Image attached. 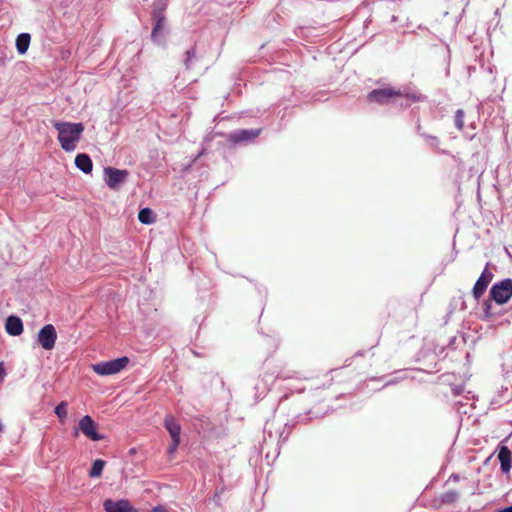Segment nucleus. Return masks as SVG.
Returning <instances> with one entry per match:
<instances>
[{
  "instance_id": "obj_12",
  "label": "nucleus",
  "mask_w": 512,
  "mask_h": 512,
  "mask_svg": "<svg viewBox=\"0 0 512 512\" xmlns=\"http://www.w3.org/2000/svg\"><path fill=\"white\" fill-rule=\"evenodd\" d=\"M5 328L8 334L19 336L23 332L22 320L17 316H9L6 320Z\"/></svg>"
},
{
  "instance_id": "obj_5",
  "label": "nucleus",
  "mask_w": 512,
  "mask_h": 512,
  "mask_svg": "<svg viewBox=\"0 0 512 512\" xmlns=\"http://www.w3.org/2000/svg\"><path fill=\"white\" fill-rule=\"evenodd\" d=\"M79 431L93 441H99L104 438L97 432V424L89 415H85L79 420L78 428H75L73 435L77 437L79 435Z\"/></svg>"
},
{
  "instance_id": "obj_10",
  "label": "nucleus",
  "mask_w": 512,
  "mask_h": 512,
  "mask_svg": "<svg viewBox=\"0 0 512 512\" xmlns=\"http://www.w3.org/2000/svg\"><path fill=\"white\" fill-rule=\"evenodd\" d=\"M103 507L105 512H132L133 508L130 505L128 500L122 499L118 501H113L111 499H106L103 503Z\"/></svg>"
},
{
  "instance_id": "obj_2",
  "label": "nucleus",
  "mask_w": 512,
  "mask_h": 512,
  "mask_svg": "<svg viewBox=\"0 0 512 512\" xmlns=\"http://www.w3.org/2000/svg\"><path fill=\"white\" fill-rule=\"evenodd\" d=\"M129 363V358L124 356L114 360L100 362L91 366L92 370L100 376H108L119 373Z\"/></svg>"
},
{
  "instance_id": "obj_3",
  "label": "nucleus",
  "mask_w": 512,
  "mask_h": 512,
  "mask_svg": "<svg viewBox=\"0 0 512 512\" xmlns=\"http://www.w3.org/2000/svg\"><path fill=\"white\" fill-rule=\"evenodd\" d=\"M489 295L497 304H506L512 297V279L506 278L495 283Z\"/></svg>"
},
{
  "instance_id": "obj_16",
  "label": "nucleus",
  "mask_w": 512,
  "mask_h": 512,
  "mask_svg": "<svg viewBox=\"0 0 512 512\" xmlns=\"http://www.w3.org/2000/svg\"><path fill=\"white\" fill-rule=\"evenodd\" d=\"M138 219L142 224H152L155 222V215L150 208H143L138 213Z\"/></svg>"
},
{
  "instance_id": "obj_14",
  "label": "nucleus",
  "mask_w": 512,
  "mask_h": 512,
  "mask_svg": "<svg viewBox=\"0 0 512 512\" xmlns=\"http://www.w3.org/2000/svg\"><path fill=\"white\" fill-rule=\"evenodd\" d=\"M75 165L78 169L88 174L93 169L92 160L87 154L81 153L78 154L75 158Z\"/></svg>"
},
{
  "instance_id": "obj_21",
  "label": "nucleus",
  "mask_w": 512,
  "mask_h": 512,
  "mask_svg": "<svg viewBox=\"0 0 512 512\" xmlns=\"http://www.w3.org/2000/svg\"><path fill=\"white\" fill-rule=\"evenodd\" d=\"M164 25H165V17L164 16H159L157 18V21L155 23V26L152 30V38H155L164 28Z\"/></svg>"
},
{
  "instance_id": "obj_9",
  "label": "nucleus",
  "mask_w": 512,
  "mask_h": 512,
  "mask_svg": "<svg viewBox=\"0 0 512 512\" xmlns=\"http://www.w3.org/2000/svg\"><path fill=\"white\" fill-rule=\"evenodd\" d=\"M261 133L260 129H243L229 134V140L233 143L250 141L258 137Z\"/></svg>"
},
{
  "instance_id": "obj_18",
  "label": "nucleus",
  "mask_w": 512,
  "mask_h": 512,
  "mask_svg": "<svg viewBox=\"0 0 512 512\" xmlns=\"http://www.w3.org/2000/svg\"><path fill=\"white\" fill-rule=\"evenodd\" d=\"M67 407H68V403L66 401H62L55 407V410H54L55 414L57 415V417L59 419V422L62 424H64L67 419V415H68Z\"/></svg>"
},
{
  "instance_id": "obj_7",
  "label": "nucleus",
  "mask_w": 512,
  "mask_h": 512,
  "mask_svg": "<svg viewBox=\"0 0 512 512\" xmlns=\"http://www.w3.org/2000/svg\"><path fill=\"white\" fill-rule=\"evenodd\" d=\"M493 277L494 275L489 269V264H487L472 289V295L476 300H479L484 295Z\"/></svg>"
},
{
  "instance_id": "obj_22",
  "label": "nucleus",
  "mask_w": 512,
  "mask_h": 512,
  "mask_svg": "<svg viewBox=\"0 0 512 512\" xmlns=\"http://www.w3.org/2000/svg\"><path fill=\"white\" fill-rule=\"evenodd\" d=\"M192 57H194V51H187V59L185 61V66H186V69H190L191 68V60H192Z\"/></svg>"
},
{
  "instance_id": "obj_1",
  "label": "nucleus",
  "mask_w": 512,
  "mask_h": 512,
  "mask_svg": "<svg viewBox=\"0 0 512 512\" xmlns=\"http://www.w3.org/2000/svg\"><path fill=\"white\" fill-rule=\"evenodd\" d=\"M53 126L58 131L61 148L66 152L74 151L85 129L83 123L55 121Z\"/></svg>"
},
{
  "instance_id": "obj_19",
  "label": "nucleus",
  "mask_w": 512,
  "mask_h": 512,
  "mask_svg": "<svg viewBox=\"0 0 512 512\" xmlns=\"http://www.w3.org/2000/svg\"><path fill=\"white\" fill-rule=\"evenodd\" d=\"M459 498V493L455 490L446 491L441 494L440 499L442 503L451 504Z\"/></svg>"
},
{
  "instance_id": "obj_6",
  "label": "nucleus",
  "mask_w": 512,
  "mask_h": 512,
  "mask_svg": "<svg viewBox=\"0 0 512 512\" xmlns=\"http://www.w3.org/2000/svg\"><path fill=\"white\" fill-rule=\"evenodd\" d=\"M57 339L56 329L52 324H46L38 332V342L45 350H51Z\"/></svg>"
},
{
  "instance_id": "obj_26",
  "label": "nucleus",
  "mask_w": 512,
  "mask_h": 512,
  "mask_svg": "<svg viewBox=\"0 0 512 512\" xmlns=\"http://www.w3.org/2000/svg\"><path fill=\"white\" fill-rule=\"evenodd\" d=\"M509 5H510V0H507V1L505 2V4H504V7L509 6Z\"/></svg>"
},
{
  "instance_id": "obj_23",
  "label": "nucleus",
  "mask_w": 512,
  "mask_h": 512,
  "mask_svg": "<svg viewBox=\"0 0 512 512\" xmlns=\"http://www.w3.org/2000/svg\"><path fill=\"white\" fill-rule=\"evenodd\" d=\"M5 377H6V371L4 368V363L0 362V384L3 383Z\"/></svg>"
},
{
  "instance_id": "obj_11",
  "label": "nucleus",
  "mask_w": 512,
  "mask_h": 512,
  "mask_svg": "<svg viewBox=\"0 0 512 512\" xmlns=\"http://www.w3.org/2000/svg\"><path fill=\"white\" fill-rule=\"evenodd\" d=\"M498 459L500 461L501 470L504 473H509L512 467L511 451L507 446H499Z\"/></svg>"
},
{
  "instance_id": "obj_13",
  "label": "nucleus",
  "mask_w": 512,
  "mask_h": 512,
  "mask_svg": "<svg viewBox=\"0 0 512 512\" xmlns=\"http://www.w3.org/2000/svg\"><path fill=\"white\" fill-rule=\"evenodd\" d=\"M165 428L168 430L172 440H175V442L180 439V432L181 427L175 417L171 415H167L164 420Z\"/></svg>"
},
{
  "instance_id": "obj_20",
  "label": "nucleus",
  "mask_w": 512,
  "mask_h": 512,
  "mask_svg": "<svg viewBox=\"0 0 512 512\" xmlns=\"http://www.w3.org/2000/svg\"><path fill=\"white\" fill-rule=\"evenodd\" d=\"M464 117H465V113L462 109H458L455 112L454 123H455L456 128L459 131H462L464 128Z\"/></svg>"
},
{
  "instance_id": "obj_17",
  "label": "nucleus",
  "mask_w": 512,
  "mask_h": 512,
  "mask_svg": "<svg viewBox=\"0 0 512 512\" xmlns=\"http://www.w3.org/2000/svg\"><path fill=\"white\" fill-rule=\"evenodd\" d=\"M105 466V461L102 459H97L93 462L92 467L89 471V476L91 478H97L102 475L103 469Z\"/></svg>"
},
{
  "instance_id": "obj_25",
  "label": "nucleus",
  "mask_w": 512,
  "mask_h": 512,
  "mask_svg": "<svg viewBox=\"0 0 512 512\" xmlns=\"http://www.w3.org/2000/svg\"><path fill=\"white\" fill-rule=\"evenodd\" d=\"M499 512H512V506L506 507V508L500 510Z\"/></svg>"
},
{
  "instance_id": "obj_4",
  "label": "nucleus",
  "mask_w": 512,
  "mask_h": 512,
  "mask_svg": "<svg viewBox=\"0 0 512 512\" xmlns=\"http://www.w3.org/2000/svg\"><path fill=\"white\" fill-rule=\"evenodd\" d=\"M402 96H403V94L400 90H396L395 88H392V87H386V88H382V89L372 90L368 94L367 99L369 102H374V103L384 105V104H388Z\"/></svg>"
},
{
  "instance_id": "obj_15",
  "label": "nucleus",
  "mask_w": 512,
  "mask_h": 512,
  "mask_svg": "<svg viewBox=\"0 0 512 512\" xmlns=\"http://www.w3.org/2000/svg\"><path fill=\"white\" fill-rule=\"evenodd\" d=\"M30 40H31V37H30V34H28V33H22L17 36L16 48L20 54H24L27 52L29 45H30Z\"/></svg>"
},
{
  "instance_id": "obj_8",
  "label": "nucleus",
  "mask_w": 512,
  "mask_h": 512,
  "mask_svg": "<svg viewBox=\"0 0 512 512\" xmlns=\"http://www.w3.org/2000/svg\"><path fill=\"white\" fill-rule=\"evenodd\" d=\"M104 174L106 175V184L108 187L110 189H117L119 185L126 180L128 171L107 167L104 169Z\"/></svg>"
},
{
  "instance_id": "obj_24",
  "label": "nucleus",
  "mask_w": 512,
  "mask_h": 512,
  "mask_svg": "<svg viewBox=\"0 0 512 512\" xmlns=\"http://www.w3.org/2000/svg\"><path fill=\"white\" fill-rule=\"evenodd\" d=\"M179 444H180V439H178L177 442H175V440H172V444L169 447V452L174 453L177 450Z\"/></svg>"
}]
</instances>
